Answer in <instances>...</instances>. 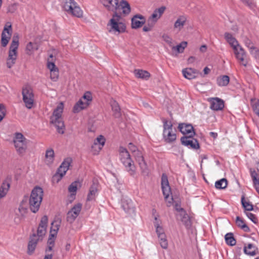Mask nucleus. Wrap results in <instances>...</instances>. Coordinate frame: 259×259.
<instances>
[{
    "instance_id": "obj_1",
    "label": "nucleus",
    "mask_w": 259,
    "mask_h": 259,
    "mask_svg": "<svg viewBox=\"0 0 259 259\" xmlns=\"http://www.w3.org/2000/svg\"><path fill=\"white\" fill-rule=\"evenodd\" d=\"M120 161L123 165L125 170L130 176H134L136 172V167L127 149L120 146L118 150Z\"/></svg>"
},
{
    "instance_id": "obj_2",
    "label": "nucleus",
    "mask_w": 259,
    "mask_h": 259,
    "mask_svg": "<svg viewBox=\"0 0 259 259\" xmlns=\"http://www.w3.org/2000/svg\"><path fill=\"white\" fill-rule=\"evenodd\" d=\"M63 108L64 105L62 102H61L54 110L50 117V122L55 126L57 132L61 134H64L65 128L64 121L62 118Z\"/></svg>"
},
{
    "instance_id": "obj_3",
    "label": "nucleus",
    "mask_w": 259,
    "mask_h": 259,
    "mask_svg": "<svg viewBox=\"0 0 259 259\" xmlns=\"http://www.w3.org/2000/svg\"><path fill=\"white\" fill-rule=\"evenodd\" d=\"M43 194V190L40 187L36 186L32 189L29 200V208L32 212L36 213L38 211Z\"/></svg>"
},
{
    "instance_id": "obj_4",
    "label": "nucleus",
    "mask_w": 259,
    "mask_h": 259,
    "mask_svg": "<svg viewBox=\"0 0 259 259\" xmlns=\"http://www.w3.org/2000/svg\"><path fill=\"white\" fill-rule=\"evenodd\" d=\"M121 13L115 12L112 15V18L107 24V27L110 32H113L118 33H123L125 31L126 26L123 23L119 22L121 19Z\"/></svg>"
},
{
    "instance_id": "obj_5",
    "label": "nucleus",
    "mask_w": 259,
    "mask_h": 259,
    "mask_svg": "<svg viewBox=\"0 0 259 259\" xmlns=\"http://www.w3.org/2000/svg\"><path fill=\"white\" fill-rule=\"evenodd\" d=\"M19 46V36L18 34H14L11 44L9 56L7 61V65L11 68L15 63L17 57V49Z\"/></svg>"
},
{
    "instance_id": "obj_6",
    "label": "nucleus",
    "mask_w": 259,
    "mask_h": 259,
    "mask_svg": "<svg viewBox=\"0 0 259 259\" xmlns=\"http://www.w3.org/2000/svg\"><path fill=\"white\" fill-rule=\"evenodd\" d=\"M62 8L68 14L77 17L82 16V11L74 0H64Z\"/></svg>"
},
{
    "instance_id": "obj_7",
    "label": "nucleus",
    "mask_w": 259,
    "mask_h": 259,
    "mask_svg": "<svg viewBox=\"0 0 259 259\" xmlns=\"http://www.w3.org/2000/svg\"><path fill=\"white\" fill-rule=\"evenodd\" d=\"M162 120L163 123V138L165 142L171 143L177 138L176 134L172 131V124L165 118Z\"/></svg>"
},
{
    "instance_id": "obj_8",
    "label": "nucleus",
    "mask_w": 259,
    "mask_h": 259,
    "mask_svg": "<svg viewBox=\"0 0 259 259\" xmlns=\"http://www.w3.org/2000/svg\"><path fill=\"white\" fill-rule=\"evenodd\" d=\"M22 96L25 106L31 109L34 103V95L32 89L29 87L24 88L22 90Z\"/></svg>"
},
{
    "instance_id": "obj_9",
    "label": "nucleus",
    "mask_w": 259,
    "mask_h": 259,
    "mask_svg": "<svg viewBox=\"0 0 259 259\" xmlns=\"http://www.w3.org/2000/svg\"><path fill=\"white\" fill-rule=\"evenodd\" d=\"M109 5H113L115 7V11L114 13L117 12L118 13L120 10H122V13L124 14H128L131 12V8L129 4L124 0H122L120 3H118V0H110Z\"/></svg>"
},
{
    "instance_id": "obj_10",
    "label": "nucleus",
    "mask_w": 259,
    "mask_h": 259,
    "mask_svg": "<svg viewBox=\"0 0 259 259\" xmlns=\"http://www.w3.org/2000/svg\"><path fill=\"white\" fill-rule=\"evenodd\" d=\"M12 33V25L10 22H7L2 33L1 44L3 47H5L8 45Z\"/></svg>"
},
{
    "instance_id": "obj_11",
    "label": "nucleus",
    "mask_w": 259,
    "mask_h": 259,
    "mask_svg": "<svg viewBox=\"0 0 259 259\" xmlns=\"http://www.w3.org/2000/svg\"><path fill=\"white\" fill-rule=\"evenodd\" d=\"M194 136H183L181 138L182 144L186 146H190L194 149H198L200 148L198 141L193 138Z\"/></svg>"
},
{
    "instance_id": "obj_12",
    "label": "nucleus",
    "mask_w": 259,
    "mask_h": 259,
    "mask_svg": "<svg viewBox=\"0 0 259 259\" xmlns=\"http://www.w3.org/2000/svg\"><path fill=\"white\" fill-rule=\"evenodd\" d=\"M121 207L124 211L130 215L135 213L136 208L132 200L128 198H123L121 200Z\"/></svg>"
},
{
    "instance_id": "obj_13",
    "label": "nucleus",
    "mask_w": 259,
    "mask_h": 259,
    "mask_svg": "<svg viewBox=\"0 0 259 259\" xmlns=\"http://www.w3.org/2000/svg\"><path fill=\"white\" fill-rule=\"evenodd\" d=\"M48 222V217L47 215H44L41 219L37 230L36 236L40 240H42V238L46 233Z\"/></svg>"
},
{
    "instance_id": "obj_14",
    "label": "nucleus",
    "mask_w": 259,
    "mask_h": 259,
    "mask_svg": "<svg viewBox=\"0 0 259 259\" xmlns=\"http://www.w3.org/2000/svg\"><path fill=\"white\" fill-rule=\"evenodd\" d=\"M71 159L70 158L65 159L64 161L61 163V165L58 169L57 172L55 177L59 175L60 178L58 180L62 179V178L65 175L66 171L68 170L69 167L70 165Z\"/></svg>"
},
{
    "instance_id": "obj_15",
    "label": "nucleus",
    "mask_w": 259,
    "mask_h": 259,
    "mask_svg": "<svg viewBox=\"0 0 259 259\" xmlns=\"http://www.w3.org/2000/svg\"><path fill=\"white\" fill-rule=\"evenodd\" d=\"M161 188L163 195L167 199L170 193V188L169 185L167 177L165 174H162L161 177Z\"/></svg>"
},
{
    "instance_id": "obj_16",
    "label": "nucleus",
    "mask_w": 259,
    "mask_h": 259,
    "mask_svg": "<svg viewBox=\"0 0 259 259\" xmlns=\"http://www.w3.org/2000/svg\"><path fill=\"white\" fill-rule=\"evenodd\" d=\"M177 220L181 221L186 228L189 229L191 226V221L189 215L186 210L182 211L176 215Z\"/></svg>"
},
{
    "instance_id": "obj_17",
    "label": "nucleus",
    "mask_w": 259,
    "mask_h": 259,
    "mask_svg": "<svg viewBox=\"0 0 259 259\" xmlns=\"http://www.w3.org/2000/svg\"><path fill=\"white\" fill-rule=\"evenodd\" d=\"M146 22L145 17L140 14L135 15L132 19V28L137 29L141 27Z\"/></svg>"
},
{
    "instance_id": "obj_18",
    "label": "nucleus",
    "mask_w": 259,
    "mask_h": 259,
    "mask_svg": "<svg viewBox=\"0 0 259 259\" xmlns=\"http://www.w3.org/2000/svg\"><path fill=\"white\" fill-rule=\"evenodd\" d=\"M178 128L183 135L190 134V135L192 136L195 135L194 127L191 124L179 123Z\"/></svg>"
},
{
    "instance_id": "obj_19",
    "label": "nucleus",
    "mask_w": 259,
    "mask_h": 259,
    "mask_svg": "<svg viewBox=\"0 0 259 259\" xmlns=\"http://www.w3.org/2000/svg\"><path fill=\"white\" fill-rule=\"evenodd\" d=\"M210 108L213 110H221L224 107V101L218 98L211 99L210 100Z\"/></svg>"
},
{
    "instance_id": "obj_20",
    "label": "nucleus",
    "mask_w": 259,
    "mask_h": 259,
    "mask_svg": "<svg viewBox=\"0 0 259 259\" xmlns=\"http://www.w3.org/2000/svg\"><path fill=\"white\" fill-rule=\"evenodd\" d=\"M40 240L35 234H33L30 237V240L28 244L27 253L31 254L34 251L38 240Z\"/></svg>"
},
{
    "instance_id": "obj_21",
    "label": "nucleus",
    "mask_w": 259,
    "mask_h": 259,
    "mask_svg": "<svg viewBox=\"0 0 259 259\" xmlns=\"http://www.w3.org/2000/svg\"><path fill=\"white\" fill-rule=\"evenodd\" d=\"M182 73L186 78L192 79L197 77L198 71L192 68H187L183 69Z\"/></svg>"
},
{
    "instance_id": "obj_22",
    "label": "nucleus",
    "mask_w": 259,
    "mask_h": 259,
    "mask_svg": "<svg viewBox=\"0 0 259 259\" xmlns=\"http://www.w3.org/2000/svg\"><path fill=\"white\" fill-rule=\"evenodd\" d=\"M10 187V179L7 178L3 181L0 187V199L5 197Z\"/></svg>"
},
{
    "instance_id": "obj_23",
    "label": "nucleus",
    "mask_w": 259,
    "mask_h": 259,
    "mask_svg": "<svg viewBox=\"0 0 259 259\" xmlns=\"http://www.w3.org/2000/svg\"><path fill=\"white\" fill-rule=\"evenodd\" d=\"M224 36L227 41L231 45L233 50H236V48L240 46L236 39L231 33L226 32Z\"/></svg>"
},
{
    "instance_id": "obj_24",
    "label": "nucleus",
    "mask_w": 259,
    "mask_h": 259,
    "mask_svg": "<svg viewBox=\"0 0 259 259\" xmlns=\"http://www.w3.org/2000/svg\"><path fill=\"white\" fill-rule=\"evenodd\" d=\"M89 105L88 103L85 102L82 99H80L74 106L73 109V112L74 113H78L81 110L87 108Z\"/></svg>"
},
{
    "instance_id": "obj_25",
    "label": "nucleus",
    "mask_w": 259,
    "mask_h": 259,
    "mask_svg": "<svg viewBox=\"0 0 259 259\" xmlns=\"http://www.w3.org/2000/svg\"><path fill=\"white\" fill-rule=\"evenodd\" d=\"M98 192L97 185L94 183L90 188L89 192L87 198V201H91L95 199Z\"/></svg>"
},
{
    "instance_id": "obj_26",
    "label": "nucleus",
    "mask_w": 259,
    "mask_h": 259,
    "mask_svg": "<svg viewBox=\"0 0 259 259\" xmlns=\"http://www.w3.org/2000/svg\"><path fill=\"white\" fill-rule=\"evenodd\" d=\"M112 110L113 112V115L115 118H119L121 115V109L118 103L115 100L111 101L110 102Z\"/></svg>"
},
{
    "instance_id": "obj_27",
    "label": "nucleus",
    "mask_w": 259,
    "mask_h": 259,
    "mask_svg": "<svg viewBox=\"0 0 259 259\" xmlns=\"http://www.w3.org/2000/svg\"><path fill=\"white\" fill-rule=\"evenodd\" d=\"M257 250V248L251 243L248 244L247 247L244 246L243 248L244 253L250 256L256 255Z\"/></svg>"
},
{
    "instance_id": "obj_28",
    "label": "nucleus",
    "mask_w": 259,
    "mask_h": 259,
    "mask_svg": "<svg viewBox=\"0 0 259 259\" xmlns=\"http://www.w3.org/2000/svg\"><path fill=\"white\" fill-rule=\"evenodd\" d=\"M165 10V7H161L158 9H156L153 13L151 17L149 18L150 19L153 20V21L156 22L158 19H159L164 11Z\"/></svg>"
},
{
    "instance_id": "obj_29",
    "label": "nucleus",
    "mask_w": 259,
    "mask_h": 259,
    "mask_svg": "<svg viewBox=\"0 0 259 259\" xmlns=\"http://www.w3.org/2000/svg\"><path fill=\"white\" fill-rule=\"evenodd\" d=\"M105 143V139L104 136L100 135L95 140L94 145L92 146V149L96 148L98 145H100L101 147H98V150L97 151L98 152L101 149L102 147L104 145Z\"/></svg>"
},
{
    "instance_id": "obj_30",
    "label": "nucleus",
    "mask_w": 259,
    "mask_h": 259,
    "mask_svg": "<svg viewBox=\"0 0 259 259\" xmlns=\"http://www.w3.org/2000/svg\"><path fill=\"white\" fill-rule=\"evenodd\" d=\"M45 163L47 165L51 164L54 160V151L52 149H48L46 152Z\"/></svg>"
},
{
    "instance_id": "obj_31",
    "label": "nucleus",
    "mask_w": 259,
    "mask_h": 259,
    "mask_svg": "<svg viewBox=\"0 0 259 259\" xmlns=\"http://www.w3.org/2000/svg\"><path fill=\"white\" fill-rule=\"evenodd\" d=\"M230 81V77L229 76L224 75H222L217 78V82L220 87L227 86Z\"/></svg>"
},
{
    "instance_id": "obj_32",
    "label": "nucleus",
    "mask_w": 259,
    "mask_h": 259,
    "mask_svg": "<svg viewBox=\"0 0 259 259\" xmlns=\"http://www.w3.org/2000/svg\"><path fill=\"white\" fill-rule=\"evenodd\" d=\"M236 224L239 228L242 229L244 231L246 232H250L249 228L245 224L244 220L239 216L236 217Z\"/></svg>"
},
{
    "instance_id": "obj_33",
    "label": "nucleus",
    "mask_w": 259,
    "mask_h": 259,
    "mask_svg": "<svg viewBox=\"0 0 259 259\" xmlns=\"http://www.w3.org/2000/svg\"><path fill=\"white\" fill-rule=\"evenodd\" d=\"M134 72L137 78L145 79L146 80H147L150 76V74L148 71L143 70L136 69Z\"/></svg>"
},
{
    "instance_id": "obj_34",
    "label": "nucleus",
    "mask_w": 259,
    "mask_h": 259,
    "mask_svg": "<svg viewBox=\"0 0 259 259\" xmlns=\"http://www.w3.org/2000/svg\"><path fill=\"white\" fill-rule=\"evenodd\" d=\"M15 147L17 151L19 153H23L25 152L26 149V140L22 141H18L17 142L14 143Z\"/></svg>"
},
{
    "instance_id": "obj_35",
    "label": "nucleus",
    "mask_w": 259,
    "mask_h": 259,
    "mask_svg": "<svg viewBox=\"0 0 259 259\" xmlns=\"http://www.w3.org/2000/svg\"><path fill=\"white\" fill-rule=\"evenodd\" d=\"M136 161L141 168L142 172L144 174H147L148 173V167L144 157L137 159Z\"/></svg>"
},
{
    "instance_id": "obj_36",
    "label": "nucleus",
    "mask_w": 259,
    "mask_h": 259,
    "mask_svg": "<svg viewBox=\"0 0 259 259\" xmlns=\"http://www.w3.org/2000/svg\"><path fill=\"white\" fill-rule=\"evenodd\" d=\"M225 239L226 243L230 246H234L236 244V241L235 239L233 234L232 233H228L226 234Z\"/></svg>"
},
{
    "instance_id": "obj_37",
    "label": "nucleus",
    "mask_w": 259,
    "mask_h": 259,
    "mask_svg": "<svg viewBox=\"0 0 259 259\" xmlns=\"http://www.w3.org/2000/svg\"><path fill=\"white\" fill-rule=\"evenodd\" d=\"M186 21V19L184 16L180 17L175 22L174 27L179 29L180 30L184 26Z\"/></svg>"
},
{
    "instance_id": "obj_38",
    "label": "nucleus",
    "mask_w": 259,
    "mask_h": 259,
    "mask_svg": "<svg viewBox=\"0 0 259 259\" xmlns=\"http://www.w3.org/2000/svg\"><path fill=\"white\" fill-rule=\"evenodd\" d=\"M237 59L241 57H245L246 52L241 46H239L236 50H233Z\"/></svg>"
},
{
    "instance_id": "obj_39",
    "label": "nucleus",
    "mask_w": 259,
    "mask_h": 259,
    "mask_svg": "<svg viewBox=\"0 0 259 259\" xmlns=\"http://www.w3.org/2000/svg\"><path fill=\"white\" fill-rule=\"evenodd\" d=\"M227 180L225 178H223L215 182V187L218 189H224L227 187Z\"/></svg>"
},
{
    "instance_id": "obj_40",
    "label": "nucleus",
    "mask_w": 259,
    "mask_h": 259,
    "mask_svg": "<svg viewBox=\"0 0 259 259\" xmlns=\"http://www.w3.org/2000/svg\"><path fill=\"white\" fill-rule=\"evenodd\" d=\"M241 204L245 210L251 211L253 209V205L250 202L246 201L243 196L241 198Z\"/></svg>"
},
{
    "instance_id": "obj_41",
    "label": "nucleus",
    "mask_w": 259,
    "mask_h": 259,
    "mask_svg": "<svg viewBox=\"0 0 259 259\" xmlns=\"http://www.w3.org/2000/svg\"><path fill=\"white\" fill-rule=\"evenodd\" d=\"M56 222L54 221L52 223V227L50 230V236L55 237L57 235V232L59 229L60 225L56 224Z\"/></svg>"
},
{
    "instance_id": "obj_42",
    "label": "nucleus",
    "mask_w": 259,
    "mask_h": 259,
    "mask_svg": "<svg viewBox=\"0 0 259 259\" xmlns=\"http://www.w3.org/2000/svg\"><path fill=\"white\" fill-rule=\"evenodd\" d=\"M187 42L186 41H182L181 44L176 47H172V50H176L178 53H183L185 48L187 47Z\"/></svg>"
},
{
    "instance_id": "obj_43",
    "label": "nucleus",
    "mask_w": 259,
    "mask_h": 259,
    "mask_svg": "<svg viewBox=\"0 0 259 259\" xmlns=\"http://www.w3.org/2000/svg\"><path fill=\"white\" fill-rule=\"evenodd\" d=\"M81 208L82 204L80 203H78L77 204H75L69 211H72L75 216H78L81 210Z\"/></svg>"
},
{
    "instance_id": "obj_44",
    "label": "nucleus",
    "mask_w": 259,
    "mask_h": 259,
    "mask_svg": "<svg viewBox=\"0 0 259 259\" xmlns=\"http://www.w3.org/2000/svg\"><path fill=\"white\" fill-rule=\"evenodd\" d=\"M34 50H37V47L36 45L33 44L31 42H29L26 46V53L28 55H30L31 52Z\"/></svg>"
},
{
    "instance_id": "obj_45",
    "label": "nucleus",
    "mask_w": 259,
    "mask_h": 259,
    "mask_svg": "<svg viewBox=\"0 0 259 259\" xmlns=\"http://www.w3.org/2000/svg\"><path fill=\"white\" fill-rule=\"evenodd\" d=\"M77 217L78 216H75L72 211H69L67 213L66 220L70 224H72Z\"/></svg>"
},
{
    "instance_id": "obj_46",
    "label": "nucleus",
    "mask_w": 259,
    "mask_h": 259,
    "mask_svg": "<svg viewBox=\"0 0 259 259\" xmlns=\"http://www.w3.org/2000/svg\"><path fill=\"white\" fill-rule=\"evenodd\" d=\"M249 50L250 53L255 59L259 60V49L255 47H252Z\"/></svg>"
},
{
    "instance_id": "obj_47",
    "label": "nucleus",
    "mask_w": 259,
    "mask_h": 259,
    "mask_svg": "<svg viewBox=\"0 0 259 259\" xmlns=\"http://www.w3.org/2000/svg\"><path fill=\"white\" fill-rule=\"evenodd\" d=\"M77 187V182H74L72 183L68 187V191L71 193L72 195H75Z\"/></svg>"
},
{
    "instance_id": "obj_48",
    "label": "nucleus",
    "mask_w": 259,
    "mask_h": 259,
    "mask_svg": "<svg viewBox=\"0 0 259 259\" xmlns=\"http://www.w3.org/2000/svg\"><path fill=\"white\" fill-rule=\"evenodd\" d=\"M154 227L156 228V232L157 236L164 233L163 228L160 226V224L158 222H154Z\"/></svg>"
},
{
    "instance_id": "obj_49",
    "label": "nucleus",
    "mask_w": 259,
    "mask_h": 259,
    "mask_svg": "<svg viewBox=\"0 0 259 259\" xmlns=\"http://www.w3.org/2000/svg\"><path fill=\"white\" fill-rule=\"evenodd\" d=\"M81 99L85 102L88 103L90 105V102L92 100V96L91 93L90 92H85Z\"/></svg>"
},
{
    "instance_id": "obj_50",
    "label": "nucleus",
    "mask_w": 259,
    "mask_h": 259,
    "mask_svg": "<svg viewBox=\"0 0 259 259\" xmlns=\"http://www.w3.org/2000/svg\"><path fill=\"white\" fill-rule=\"evenodd\" d=\"M110 0H101V2L109 11H115V8L113 7V5H109V2H110Z\"/></svg>"
},
{
    "instance_id": "obj_51",
    "label": "nucleus",
    "mask_w": 259,
    "mask_h": 259,
    "mask_svg": "<svg viewBox=\"0 0 259 259\" xmlns=\"http://www.w3.org/2000/svg\"><path fill=\"white\" fill-rule=\"evenodd\" d=\"M23 140H26V139L23 136V135L20 133H17L15 134V136L14 139V143L15 142H17L19 141H22Z\"/></svg>"
},
{
    "instance_id": "obj_52",
    "label": "nucleus",
    "mask_w": 259,
    "mask_h": 259,
    "mask_svg": "<svg viewBox=\"0 0 259 259\" xmlns=\"http://www.w3.org/2000/svg\"><path fill=\"white\" fill-rule=\"evenodd\" d=\"M50 77L51 79L53 81H56L58 78L59 76V71L58 70H55L54 71H50Z\"/></svg>"
},
{
    "instance_id": "obj_53",
    "label": "nucleus",
    "mask_w": 259,
    "mask_h": 259,
    "mask_svg": "<svg viewBox=\"0 0 259 259\" xmlns=\"http://www.w3.org/2000/svg\"><path fill=\"white\" fill-rule=\"evenodd\" d=\"M250 176L252 179V181H256V180H259L257 178L258 172H257L254 169L250 168Z\"/></svg>"
},
{
    "instance_id": "obj_54",
    "label": "nucleus",
    "mask_w": 259,
    "mask_h": 259,
    "mask_svg": "<svg viewBox=\"0 0 259 259\" xmlns=\"http://www.w3.org/2000/svg\"><path fill=\"white\" fill-rule=\"evenodd\" d=\"M246 215L253 223L256 224L257 223L258 220L255 214L251 212H246Z\"/></svg>"
},
{
    "instance_id": "obj_55",
    "label": "nucleus",
    "mask_w": 259,
    "mask_h": 259,
    "mask_svg": "<svg viewBox=\"0 0 259 259\" xmlns=\"http://www.w3.org/2000/svg\"><path fill=\"white\" fill-rule=\"evenodd\" d=\"M159 244L161 247L163 249H166L168 247V242L166 237L163 238L162 239L159 240Z\"/></svg>"
},
{
    "instance_id": "obj_56",
    "label": "nucleus",
    "mask_w": 259,
    "mask_h": 259,
    "mask_svg": "<svg viewBox=\"0 0 259 259\" xmlns=\"http://www.w3.org/2000/svg\"><path fill=\"white\" fill-rule=\"evenodd\" d=\"M162 38L163 40L169 45L170 47H172V39L170 37H169L167 34H164L162 36Z\"/></svg>"
},
{
    "instance_id": "obj_57",
    "label": "nucleus",
    "mask_w": 259,
    "mask_h": 259,
    "mask_svg": "<svg viewBox=\"0 0 259 259\" xmlns=\"http://www.w3.org/2000/svg\"><path fill=\"white\" fill-rule=\"evenodd\" d=\"M252 108L254 112L259 117V100L252 105Z\"/></svg>"
},
{
    "instance_id": "obj_58",
    "label": "nucleus",
    "mask_w": 259,
    "mask_h": 259,
    "mask_svg": "<svg viewBox=\"0 0 259 259\" xmlns=\"http://www.w3.org/2000/svg\"><path fill=\"white\" fill-rule=\"evenodd\" d=\"M245 5L248 6L250 9H253L255 7V4L253 0H241Z\"/></svg>"
},
{
    "instance_id": "obj_59",
    "label": "nucleus",
    "mask_w": 259,
    "mask_h": 259,
    "mask_svg": "<svg viewBox=\"0 0 259 259\" xmlns=\"http://www.w3.org/2000/svg\"><path fill=\"white\" fill-rule=\"evenodd\" d=\"M6 115V109L3 104H0V121H1Z\"/></svg>"
},
{
    "instance_id": "obj_60",
    "label": "nucleus",
    "mask_w": 259,
    "mask_h": 259,
    "mask_svg": "<svg viewBox=\"0 0 259 259\" xmlns=\"http://www.w3.org/2000/svg\"><path fill=\"white\" fill-rule=\"evenodd\" d=\"M17 4L14 3L9 6L8 8V12L11 13H13L14 12H15L17 8Z\"/></svg>"
},
{
    "instance_id": "obj_61",
    "label": "nucleus",
    "mask_w": 259,
    "mask_h": 259,
    "mask_svg": "<svg viewBox=\"0 0 259 259\" xmlns=\"http://www.w3.org/2000/svg\"><path fill=\"white\" fill-rule=\"evenodd\" d=\"M47 67L48 69L50 70V71L58 69L54 62L48 61L47 64Z\"/></svg>"
},
{
    "instance_id": "obj_62",
    "label": "nucleus",
    "mask_w": 259,
    "mask_h": 259,
    "mask_svg": "<svg viewBox=\"0 0 259 259\" xmlns=\"http://www.w3.org/2000/svg\"><path fill=\"white\" fill-rule=\"evenodd\" d=\"M245 46L249 49V50H251V48L252 47H254L252 44V42L248 38H245L244 40Z\"/></svg>"
},
{
    "instance_id": "obj_63",
    "label": "nucleus",
    "mask_w": 259,
    "mask_h": 259,
    "mask_svg": "<svg viewBox=\"0 0 259 259\" xmlns=\"http://www.w3.org/2000/svg\"><path fill=\"white\" fill-rule=\"evenodd\" d=\"M18 210L22 216H23L27 212V208L20 205L19 207Z\"/></svg>"
},
{
    "instance_id": "obj_64",
    "label": "nucleus",
    "mask_w": 259,
    "mask_h": 259,
    "mask_svg": "<svg viewBox=\"0 0 259 259\" xmlns=\"http://www.w3.org/2000/svg\"><path fill=\"white\" fill-rule=\"evenodd\" d=\"M128 149H130V150L133 153H134V152H135L136 151L138 150L137 147L135 145H134L132 143H130L128 144Z\"/></svg>"
}]
</instances>
